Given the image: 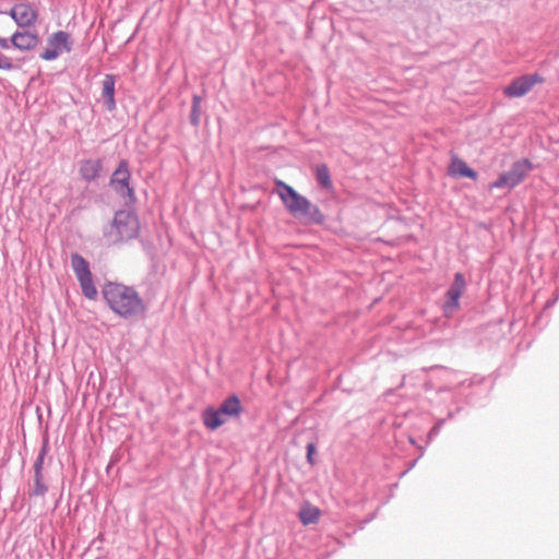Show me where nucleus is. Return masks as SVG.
Returning <instances> with one entry per match:
<instances>
[{"label": "nucleus", "instance_id": "obj_1", "mask_svg": "<svg viewBox=\"0 0 559 559\" xmlns=\"http://www.w3.org/2000/svg\"><path fill=\"white\" fill-rule=\"evenodd\" d=\"M103 295L109 308L119 317L130 319L145 311V304L139 293L131 286L108 283Z\"/></svg>", "mask_w": 559, "mask_h": 559}, {"label": "nucleus", "instance_id": "obj_2", "mask_svg": "<svg viewBox=\"0 0 559 559\" xmlns=\"http://www.w3.org/2000/svg\"><path fill=\"white\" fill-rule=\"evenodd\" d=\"M140 222L138 216L130 211L116 212L112 221L103 229V237L107 245L116 246L139 236Z\"/></svg>", "mask_w": 559, "mask_h": 559}, {"label": "nucleus", "instance_id": "obj_3", "mask_svg": "<svg viewBox=\"0 0 559 559\" xmlns=\"http://www.w3.org/2000/svg\"><path fill=\"white\" fill-rule=\"evenodd\" d=\"M282 201L289 213L305 224H323L325 221L321 210L307 198L297 193L292 187L282 181Z\"/></svg>", "mask_w": 559, "mask_h": 559}, {"label": "nucleus", "instance_id": "obj_4", "mask_svg": "<svg viewBox=\"0 0 559 559\" xmlns=\"http://www.w3.org/2000/svg\"><path fill=\"white\" fill-rule=\"evenodd\" d=\"M131 173L126 159L119 162L118 167L110 177L109 185L114 191L124 200L126 204H134L136 201L134 188L130 185Z\"/></svg>", "mask_w": 559, "mask_h": 559}, {"label": "nucleus", "instance_id": "obj_5", "mask_svg": "<svg viewBox=\"0 0 559 559\" xmlns=\"http://www.w3.org/2000/svg\"><path fill=\"white\" fill-rule=\"evenodd\" d=\"M531 170L532 163L530 160H519L513 164L509 171L501 174L499 178L490 185V189L513 188L521 183Z\"/></svg>", "mask_w": 559, "mask_h": 559}, {"label": "nucleus", "instance_id": "obj_6", "mask_svg": "<svg viewBox=\"0 0 559 559\" xmlns=\"http://www.w3.org/2000/svg\"><path fill=\"white\" fill-rule=\"evenodd\" d=\"M8 14L20 27H29L37 20V11L27 0H21Z\"/></svg>", "mask_w": 559, "mask_h": 559}, {"label": "nucleus", "instance_id": "obj_7", "mask_svg": "<svg viewBox=\"0 0 559 559\" xmlns=\"http://www.w3.org/2000/svg\"><path fill=\"white\" fill-rule=\"evenodd\" d=\"M542 81V78L537 74L520 76L504 88V94L511 98L522 97L528 93L536 83Z\"/></svg>", "mask_w": 559, "mask_h": 559}, {"label": "nucleus", "instance_id": "obj_8", "mask_svg": "<svg viewBox=\"0 0 559 559\" xmlns=\"http://www.w3.org/2000/svg\"><path fill=\"white\" fill-rule=\"evenodd\" d=\"M465 280L461 273H456L452 286L447 293L448 301L445 304V311L459 307V299L465 288Z\"/></svg>", "mask_w": 559, "mask_h": 559}, {"label": "nucleus", "instance_id": "obj_9", "mask_svg": "<svg viewBox=\"0 0 559 559\" xmlns=\"http://www.w3.org/2000/svg\"><path fill=\"white\" fill-rule=\"evenodd\" d=\"M38 44V36L31 32H15L11 36V45L19 50L27 51Z\"/></svg>", "mask_w": 559, "mask_h": 559}, {"label": "nucleus", "instance_id": "obj_10", "mask_svg": "<svg viewBox=\"0 0 559 559\" xmlns=\"http://www.w3.org/2000/svg\"><path fill=\"white\" fill-rule=\"evenodd\" d=\"M102 169L100 159L88 158L81 162L79 173L85 181L91 182L99 177Z\"/></svg>", "mask_w": 559, "mask_h": 559}, {"label": "nucleus", "instance_id": "obj_11", "mask_svg": "<svg viewBox=\"0 0 559 559\" xmlns=\"http://www.w3.org/2000/svg\"><path fill=\"white\" fill-rule=\"evenodd\" d=\"M448 174L452 177H466L473 180L477 178V173L469 168L463 159L456 156L452 157L451 164L448 168Z\"/></svg>", "mask_w": 559, "mask_h": 559}, {"label": "nucleus", "instance_id": "obj_12", "mask_svg": "<svg viewBox=\"0 0 559 559\" xmlns=\"http://www.w3.org/2000/svg\"><path fill=\"white\" fill-rule=\"evenodd\" d=\"M115 84L116 79L112 74H106L102 85H103V98L106 105V108L108 110H114L116 108V100H115Z\"/></svg>", "mask_w": 559, "mask_h": 559}, {"label": "nucleus", "instance_id": "obj_13", "mask_svg": "<svg viewBox=\"0 0 559 559\" xmlns=\"http://www.w3.org/2000/svg\"><path fill=\"white\" fill-rule=\"evenodd\" d=\"M223 417H237L241 413L240 400L236 395L227 397L217 408Z\"/></svg>", "mask_w": 559, "mask_h": 559}, {"label": "nucleus", "instance_id": "obj_14", "mask_svg": "<svg viewBox=\"0 0 559 559\" xmlns=\"http://www.w3.org/2000/svg\"><path fill=\"white\" fill-rule=\"evenodd\" d=\"M203 424L211 430L219 428L226 423L217 408L209 407L202 414Z\"/></svg>", "mask_w": 559, "mask_h": 559}, {"label": "nucleus", "instance_id": "obj_15", "mask_svg": "<svg viewBox=\"0 0 559 559\" xmlns=\"http://www.w3.org/2000/svg\"><path fill=\"white\" fill-rule=\"evenodd\" d=\"M321 516V510L318 507L306 502L299 511V519L304 525L314 524Z\"/></svg>", "mask_w": 559, "mask_h": 559}, {"label": "nucleus", "instance_id": "obj_16", "mask_svg": "<svg viewBox=\"0 0 559 559\" xmlns=\"http://www.w3.org/2000/svg\"><path fill=\"white\" fill-rule=\"evenodd\" d=\"M71 265L78 281L92 275L88 262L79 253L71 255Z\"/></svg>", "mask_w": 559, "mask_h": 559}, {"label": "nucleus", "instance_id": "obj_17", "mask_svg": "<svg viewBox=\"0 0 559 559\" xmlns=\"http://www.w3.org/2000/svg\"><path fill=\"white\" fill-rule=\"evenodd\" d=\"M69 39L70 36L68 33L63 31H58L53 33L52 36L49 38V45L58 49L60 52H69L71 50V43Z\"/></svg>", "mask_w": 559, "mask_h": 559}, {"label": "nucleus", "instance_id": "obj_18", "mask_svg": "<svg viewBox=\"0 0 559 559\" xmlns=\"http://www.w3.org/2000/svg\"><path fill=\"white\" fill-rule=\"evenodd\" d=\"M316 179L318 183L325 190H333V181L329 167L325 164H320L314 167Z\"/></svg>", "mask_w": 559, "mask_h": 559}, {"label": "nucleus", "instance_id": "obj_19", "mask_svg": "<svg viewBox=\"0 0 559 559\" xmlns=\"http://www.w3.org/2000/svg\"><path fill=\"white\" fill-rule=\"evenodd\" d=\"M48 491V486L45 483L44 472L34 474V485L29 491L31 496L44 497Z\"/></svg>", "mask_w": 559, "mask_h": 559}, {"label": "nucleus", "instance_id": "obj_20", "mask_svg": "<svg viewBox=\"0 0 559 559\" xmlns=\"http://www.w3.org/2000/svg\"><path fill=\"white\" fill-rule=\"evenodd\" d=\"M79 283L82 288V293L86 298L93 300L97 297V289L94 285L92 275L87 276L85 278L79 280Z\"/></svg>", "mask_w": 559, "mask_h": 559}, {"label": "nucleus", "instance_id": "obj_21", "mask_svg": "<svg viewBox=\"0 0 559 559\" xmlns=\"http://www.w3.org/2000/svg\"><path fill=\"white\" fill-rule=\"evenodd\" d=\"M201 103L202 98L199 95L192 97L190 122L194 127L199 126L201 120Z\"/></svg>", "mask_w": 559, "mask_h": 559}, {"label": "nucleus", "instance_id": "obj_22", "mask_svg": "<svg viewBox=\"0 0 559 559\" xmlns=\"http://www.w3.org/2000/svg\"><path fill=\"white\" fill-rule=\"evenodd\" d=\"M48 442L46 441L43 447L40 448L38 454H37V457L34 462V465H33V471H34V474H38L40 472H44V464H45V459H46V455L48 453Z\"/></svg>", "mask_w": 559, "mask_h": 559}, {"label": "nucleus", "instance_id": "obj_23", "mask_svg": "<svg viewBox=\"0 0 559 559\" xmlns=\"http://www.w3.org/2000/svg\"><path fill=\"white\" fill-rule=\"evenodd\" d=\"M60 51L53 47L46 49L41 55L40 58L47 61H51L57 59L60 56Z\"/></svg>", "mask_w": 559, "mask_h": 559}, {"label": "nucleus", "instance_id": "obj_24", "mask_svg": "<svg viewBox=\"0 0 559 559\" xmlns=\"http://www.w3.org/2000/svg\"><path fill=\"white\" fill-rule=\"evenodd\" d=\"M11 27V20L7 16V12L0 11V33H7Z\"/></svg>", "mask_w": 559, "mask_h": 559}, {"label": "nucleus", "instance_id": "obj_25", "mask_svg": "<svg viewBox=\"0 0 559 559\" xmlns=\"http://www.w3.org/2000/svg\"><path fill=\"white\" fill-rule=\"evenodd\" d=\"M14 68H15V66L13 64L12 60L9 57L0 53V69L10 71V70H13Z\"/></svg>", "mask_w": 559, "mask_h": 559}, {"label": "nucleus", "instance_id": "obj_26", "mask_svg": "<svg viewBox=\"0 0 559 559\" xmlns=\"http://www.w3.org/2000/svg\"><path fill=\"white\" fill-rule=\"evenodd\" d=\"M316 453V445L314 443H308L307 445V461L309 462L310 465H314V460H313V455Z\"/></svg>", "mask_w": 559, "mask_h": 559}, {"label": "nucleus", "instance_id": "obj_27", "mask_svg": "<svg viewBox=\"0 0 559 559\" xmlns=\"http://www.w3.org/2000/svg\"><path fill=\"white\" fill-rule=\"evenodd\" d=\"M10 44H11V39L8 40L7 38L0 37V47L2 49H9L10 48Z\"/></svg>", "mask_w": 559, "mask_h": 559}, {"label": "nucleus", "instance_id": "obj_28", "mask_svg": "<svg viewBox=\"0 0 559 559\" xmlns=\"http://www.w3.org/2000/svg\"><path fill=\"white\" fill-rule=\"evenodd\" d=\"M273 193H278L280 194V180H275Z\"/></svg>", "mask_w": 559, "mask_h": 559}]
</instances>
